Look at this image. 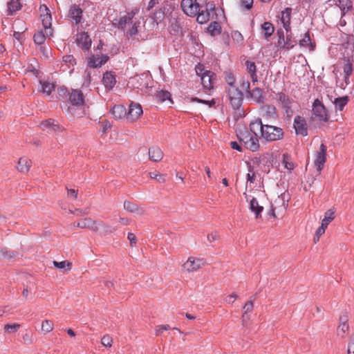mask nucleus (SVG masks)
Wrapping results in <instances>:
<instances>
[{"label": "nucleus", "mask_w": 354, "mask_h": 354, "mask_svg": "<svg viewBox=\"0 0 354 354\" xmlns=\"http://www.w3.org/2000/svg\"><path fill=\"white\" fill-rule=\"evenodd\" d=\"M181 8L188 16L195 17L199 24L207 22L214 12L215 5L207 0H183Z\"/></svg>", "instance_id": "1"}, {"label": "nucleus", "mask_w": 354, "mask_h": 354, "mask_svg": "<svg viewBox=\"0 0 354 354\" xmlns=\"http://www.w3.org/2000/svg\"><path fill=\"white\" fill-rule=\"evenodd\" d=\"M250 127L253 133H259L261 138L268 142L279 140L283 138V131L281 128L263 124L260 119L250 122Z\"/></svg>", "instance_id": "2"}, {"label": "nucleus", "mask_w": 354, "mask_h": 354, "mask_svg": "<svg viewBox=\"0 0 354 354\" xmlns=\"http://www.w3.org/2000/svg\"><path fill=\"white\" fill-rule=\"evenodd\" d=\"M136 11L132 10L121 16L118 22V27L123 30L129 36H134L138 32V28L140 26V19L136 17Z\"/></svg>", "instance_id": "3"}, {"label": "nucleus", "mask_w": 354, "mask_h": 354, "mask_svg": "<svg viewBox=\"0 0 354 354\" xmlns=\"http://www.w3.org/2000/svg\"><path fill=\"white\" fill-rule=\"evenodd\" d=\"M259 133H253L250 128L248 129L245 127L239 129L237 131V136L241 143L244 147L252 151H257L259 149V139L261 138Z\"/></svg>", "instance_id": "4"}, {"label": "nucleus", "mask_w": 354, "mask_h": 354, "mask_svg": "<svg viewBox=\"0 0 354 354\" xmlns=\"http://www.w3.org/2000/svg\"><path fill=\"white\" fill-rule=\"evenodd\" d=\"M227 97L232 109L236 111L237 118L243 117L244 111L241 109L243 93L237 87H226Z\"/></svg>", "instance_id": "5"}, {"label": "nucleus", "mask_w": 354, "mask_h": 354, "mask_svg": "<svg viewBox=\"0 0 354 354\" xmlns=\"http://www.w3.org/2000/svg\"><path fill=\"white\" fill-rule=\"evenodd\" d=\"M206 265V262L203 258L189 257L187 261L182 265L183 271L188 273L195 272Z\"/></svg>", "instance_id": "6"}, {"label": "nucleus", "mask_w": 354, "mask_h": 354, "mask_svg": "<svg viewBox=\"0 0 354 354\" xmlns=\"http://www.w3.org/2000/svg\"><path fill=\"white\" fill-rule=\"evenodd\" d=\"M39 10L41 12L40 17L44 30L46 31V35L47 36H52L53 30L51 28L52 17L50 10L47 8L46 6L42 5L40 6Z\"/></svg>", "instance_id": "7"}, {"label": "nucleus", "mask_w": 354, "mask_h": 354, "mask_svg": "<svg viewBox=\"0 0 354 354\" xmlns=\"http://www.w3.org/2000/svg\"><path fill=\"white\" fill-rule=\"evenodd\" d=\"M39 127L42 131H48L55 133H62L66 130L57 121L52 118L41 121Z\"/></svg>", "instance_id": "8"}, {"label": "nucleus", "mask_w": 354, "mask_h": 354, "mask_svg": "<svg viewBox=\"0 0 354 354\" xmlns=\"http://www.w3.org/2000/svg\"><path fill=\"white\" fill-rule=\"evenodd\" d=\"M313 113L319 120L327 122L329 119L328 114L324 105L318 99H316L313 104Z\"/></svg>", "instance_id": "9"}, {"label": "nucleus", "mask_w": 354, "mask_h": 354, "mask_svg": "<svg viewBox=\"0 0 354 354\" xmlns=\"http://www.w3.org/2000/svg\"><path fill=\"white\" fill-rule=\"evenodd\" d=\"M277 100L281 104V108L285 111L288 116L292 114V106L294 100L285 93L280 92L276 95Z\"/></svg>", "instance_id": "10"}, {"label": "nucleus", "mask_w": 354, "mask_h": 354, "mask_svg": "<svg viewBox=\"0 0 354 354\" xmlns=\"http://www.w3.org/2000/svg\"><path fill=\"white\" fill-rule=\"evenodd\" d=\"M326 161V147L322 144L319 150L315 154L314 165L319 172L323 169Z\"/></svg>", "instance_id": "11"}, {"label": "nucleus", "mask_w": 354, "mask_h": 354, "mask_svg": "<svg viewBox=\"0 0 354 354\" xmlns=\"http://www.w3.org/2000/svg\"><path fill=\"white\" fill-rule=\"evenodd\" d=\"M142 113L143 111L140 104L131 102L127 115V120L129 122H133L138 120L142 115Z\"/></svg>", "instance_id": "12"}, {"label": "nucleus", "mask_w": 354, "mask_h": 354, "mask_svg": "<svg viewBox=\"0 0 354 354\" xmlns=\"http://www.w3.org/2000/svg\"><path fill=\"white\" fill-rule=\"evenodd\" d=\"M294 129L297 135L306 136L308 134L307 124L305 119L299 115L295 118L294 120Z\"/></svg>", "instance_id": "13"}, {"label": "nucleus", "mask_w": 354, "mask_h": 354, "mask_svg": "<svg viewBox=\"0 0 354 354\" xmlns=\"http://www.w3.org/2000/svg\"><path fill=\"white\" fill-rule=\"evenodd\" d=\"M201 80L205 91H209L213 88L216 81V75L210 71H207L201 77Z\"/></svg>", "instance_id": "14"}, {"label": "nucleus", "mask_w": 354, "mask_h": 354, "mask_svg": "<svg viewBox=\"0 0 354 354\" xmlns=\"http://www.w3.org/2000/svg\"><path fill=\"white\" fill-rule=\"evenodd\" d=\"M244 195L246 201L250 203V209L254 213L256 218H259L261 216V213L263 210V207L259 204V202L255 198H251L250 196L245 193H244Z\"/></svg>", "instance_id": "15"}, {"label": "nucleus", "mask_w": 354, "mask_h": 354, "mask_svg": "<svg viewBox=\"0 0 354 354\" xmlns=\"http://www.w3.org/2000/svg\"><path fill=\"white\" fill-rule=\"evenodd\" d=\"M98 221L93 220L90 217L84 218L80 221L77 222V227L80 228H87L90 230L95 232H98Z\"/></svg>", "instance_id": "16"}, {"label": "nucleus", "mask_w": 354, "mask_h": 354, "mask_svg": "<svg viewBox=\"0 0 354 354\" xmlns=\"http://www.w3.org/2000/svg\"><path fill=\"white\" fill-rule=\"evenodd\" d=\"M349 331L348 318L346 316H342L339 318V324L337 328V335L341 338H345Z\"/></svg>", "instance_id": "17"}, {"label": "nucleus", "mask_w": 354, "mask_h": 354, "mask_svg": "<svg viewBox=\"0 0 354 354\" xmlns=\"http://www.w3.org/2000/svg\"><path fill=\"white\" fill-rule=\"evenodd\" d=\"M292 9L286 8L281 12V21L286 32H291L290 19H291Z\"/></svg>", "instance_id": "18"}, {"label": "nucleus", "mask_w": 354, "mask_h": 354, "mask_svg": "<svg viewBox=\"0 0 354 354\" xmlns=\"http://www.w3.org/2000/svg\"><path fill=\"white\" fill-rule=\"evenodd\" d=\"M109 59V57L105 55H93L88 59V66L92 68L100 67L104 64Z\"/></svg>", "instance_id": "19"}, {"label": "nucleus", "mask_w": 354, "mask_h": 354, "mask_svg": "<svg viewBox=\"0 0 354 354\" xmlns=\"http://www.w3.org/2000/svg\"><path fill=\"white\" fill-rule=\"evenodd\" d=\"M102 82L107 90H111L116 84L115 75L113 72L107 71L103 75Z\"/></svg>", "instance_id": "20"}, {"label": "nucleus", "mask_w": 354, "mask_h": 354, "mask_svg": "<svg viewBox=\"0 0 354 354\" xmlns=\"http://www.w3.org/2000/svg\"><path fill=\"white\" fill-rule=\"evenodd\" d=\"M76 41L79 46L88 50L91 45V39L87 32H82L77 35Z\"/></svg>", "instance_id": "21"}, {"label": "nucleus", "mask_w": 354, "mask_h": 354, "mask_svg": "<svg viewBox=\"0 0 354 354\" xmlns=\"http://www.w3.org/2000/svg\"><path fill=\"white\" fill-rule=\"evenodd\" d=\"M69 100L73 105L80 106L84 104V96L81 91L72 90L70 93Z\"/></svg>", "instance_id": "22"}, {"label": "nucleus", "mask_w": 354, "mask_h": 354, "mask_svg": "<svg viewBox=\"0 0 354 354\" xmlns=\"http://www.w3.org/2000/svg\"><path fill=\"white\" fill-rule=\"evenodd\" d=\"M246 98L253 100L255 102H262L263 100L262 90L259 88H254L252 91H248Z\"/></svg>", "instance_id": "23"}, {"label": "nucleus", "mask_w": 354, "mask_h": 354, "mask_svg": "<svg viewBox=\"0 0 354 354\" xmlns=\"http://www.w3.org/2000/svg\"><path fill=\"white\" fill-rule=\"evenodd\" d=\"M32 166V161L26 157H21L19 159L17 169L23 174H26Z\"/></svg>", "instance_id": "24"}, {"label": "nucleus", "mask_w": 354, "mask_h": 354, "mask_svg": "<svg viewBox=\"0 0 354 354\" xmlns=\"http://www.w3.org/2000/svg\"><path fill=\"white\" fill-rule=\"evenodd\" d=\"M149 159L154 162H159L163 158V152L160 147L153 146L149 149Z\"/></svg>", "instance_id": "25"}, {"label": "nucleus", "mask_w": 354, "mask_h": 354, "mask_svg": "<svg viewBox=\"0 0 354 354\" xmlns=\"http://www.w3.org/2000/svg\"><path fill=\"white\" fill-rule=\"evenodd\" d=\"M337 6L339 8L342 12V17L344 16L348 12L353 10L352 0H337Z\"/></svg>", "instance_id": "26"}, {"label": "nucleus", "mask_w": 354, "mask_h": 354, "mask_svg": "<svg viewBox=\"0 0 354 354\" xmlns=\"http://www.w3.org/2000/svg\"><path fill=\"white\" fill-rule=\"evenodd\" d=\"M246 66V70L248 73L250 74V76L251 77V80L253 83H255L257 82V75L256 74L257 72V67L255 65V63L252 61L247 60L245 63Z\"/></svg>", "instance_id": "27"}, {"label": "nucleus", "mask_w": 354, "mask_h": 354, "mask_svg": "<svg viewBox=\"0 0 354 354\" xmlns=\"http://www.w3.org/2000/svg\"><path fill=\"white\" fill-rule=\"evenodd\" d=\"M111 113L115 119H121L127 115L125 107L120 104L113 106Z\"/></svg>", "instance_id": "28"}, {"label": "nucleus", "mask_w": 354, "mask_h": 354, "mask_svg": "<svg viewBox=\"0 0 354 354\" xmlns=\"http://www.w3.org/2000/svg\"><path fill=\"white\" fill-rule=\"evenodd\" d=\"M123 207L128 212L139 215L142 214L144 212L143 209L140 208L136 204L127 201L124 202Z\"/></svg>", "instance_id": "29"}, {"label": "nucleus", "mask_w": 354, "mask_h": 354, "mask_svg": "<svg viewBox=\"0 0 354 354\" xmlns=\"http://www.w3.org/2000/svg\"><path fill=\"white\" fill-rule=\"evenodd\" d=\"M70 17L75 20V24L80 22L82 16V10L77 6H73L69 10Z\"/></svg>", "instance_id": "30"}, {"label": "nucleus", "mask_w": 354, "mask_h": 354, "mask_svg": "<svg viewBox=\"0 0 354 354\" xmlns=\"http://www.w3.org/2000/svg\"><path fill=\"white\" fill-rule=\"evenodd\" d=\"M98 232L100 235L105 236L108 234H111L113 233L115 229L114 227H112L109 225L104 223L102 221H98Z\"/></svg>", "instance_id": "31"}, {"label": "nucleus", "mask_w": 354, "mask_h": 354, "mask_svg": "<svg viewBox=\"0 0 354 354\" xmlns=\"http://www.w3.org/2000/svg\"><path fill=\"white\" fill-rule=\"evenodd\" d=\"M299 44L301 47L308 48L310 50H314L315 47V44L311 42L309 31L304 34V38L299 41Z\"/></svg>", "instance_id": "32"}, {"label": "nucleus", "mask_w": 354, "mask_h": 354, "mask_svg": "<svg viewBox=\"0 0 354 354\" xmlns=\"http://www.w3.org/2000/svg\"><path fill=\"white\" fill-rule=\"evenodd\" d=\"M39 83L41 84L40 91L42 92L43 93H45L47 95H50L52 91H54L55 89V84L53 82L40 80Z\"/></svg>", "instance_id": "33"}, {"label": "nucleus", "mask_w": 354, "mask_h": 354, "mask_svg": "<svg viewBox=\"0 0 354 354\" xmlns=\"http://www.w3.org/2000/svg\"><path fill=\"white\" fill-rule=\"evenodd\" d=\"M335 218V211L332 209H328L324 213V217L322 221L321 225L324 227H328V224L332 222Z\"/></svg>", "instance_id": "34"}, {"label": "nucleus", "mask_w": 354, "mask_h": 354, "mask_svg": "<svg viewBox=\"0 0 354 354\" xmlns=\"http://www.w3.org/2000/svg\"><path fill=\"white\" fill-rule=\"evenodd\" d=\"M54 328V323L50 319H45L42 321L41 326V330L43 333L47 334L50 333Z\"/></svg>", "instance_id": "35"}, {"label": "nucleus", "mask_w": 354, "mask_h": 354, "mask_svg": "<svg viewBox=\"0 0 354 354\" xmlns=\"http://www.w3.org/2000/svg\"><path fill=\"white\" fill-rule=\"evenodd\" d=\"M261 29L263 31L264 35L266 38L270 37L274 30L273 25L268 21H266L261 25Z\"/></svg>", "instance_id": "36"}, {"label": "nucleus", "mask_w": 354, "mask_h": 354, "mask_svg": "<svg viewBox=\"0 0 354 354\" xmlns=\"http://www.w3.org/2000/svg\"><path fill=\"white\" fill-rule=\"evenodd\" d=\"M21 5L19 0H10L8 3V10L10 15L21 9Z\"/></svg>", "instance_id": "37"}, {"label": "nucleus", "mask_w": 354, "mask_h": 354, "mask_svg": "<svg viewBox=\"0 0 354 354\" xmlns=\"http://www.w3.org/2000/svg\"><path fill=\"white\" fill-rule=\"evenodd\" d=\"M50 36H47L46 35V31H43V30H41V31H38L37 32L35 35H34V41L35 44H42L45 40H46V37H50Z\"/></svg>", "instance_id": "38"}, {"label": "nucleus", "mask_w": 354, "mask_h": 354, "mask_svg": "<svg viewBox=\"0 0 354 354\" xmlns=\"http://www.w3.org/2000/svg\"><path fill=\"white\" fill-rule=\"evenodd\" d=\"M348 102V97L347 96L336 98L334 101L335 108L339 111H342L344 107Z\"/></svg>", "instance_id": "39"}, {"label": "nucleus", "mask_w": 354, "mask_h": 354, "mask_svg": "<svg viewBox=\"0 0 354 354\" xmlns=\"http://www.w3.org/2000/svg\"><path fill=\"white\" fill-rule=\"evenodd\" d=\"M156 98L158 101L160 102H164L166 100H169V102H172L171 99V94L169 92L167 91H160L156 94Z\"/></svg>", "instance_id": "40"}, {"label": "nucleus", "mask_w": 354, "mask_h": 354, "mask_svg": "<svg viewBox=\"0 0 354 354\" xmlns=\"http://www.w3.org/2000/svg\"><path fill=\"white\" fill-rule=\"evenodd\" d=\"M343 71L344 73V75H351L352 74L353 68V64L349 59L344 60Z\"/></svg>", "instance_id": "41"}, {"label": "nucleus", "mask_w": 354, "mask_h": 354, "mask_svg": "<svg viewBox=\"0 0 354 354\" xmlns=\"http://www.w3.org/2000/svg\"><path fill=\"white\" fill-rule=\"evenodd\" d=\"M287 35L285 37L286 46L285 50H289L295 46V41L292 39L291 32H286Z\"/></svg>", "instance_id": "42"}, {"label": "nucleus", "mask_w": 354, "mask_h": 354, "mask_svg": "<svg viewBox=\"0 0 354 354\" xmlns=\"http://www.w3.org/2000/svg\"><path fill=\"white\" fill-rule=\"evenodd\" d=\"M264 115L268 118H277L276 109L274 106H267Z\"/></svg>", "instance_id": "43"}, {"label": "nucleus", "mask_w": 354, "mask_h": 354, "mask_svg": "<svg viewBox=\"0 0 354 354\" xmlns=\"http://www.w3.org/2000/svg\"><path fill=\"white\" fill-rule=\"evenodd\" d=\"M53 265L55 268L59 269H64V268L67 267L68 270H70L72 268V263L67 261H53Z\"/></svg>", "instance_id": "44"}, {"label": "nucleus", "mask_w": 354, "mask_h": 354, "mask_svg": "<svg viewBox=\"0 0 354 354\" xmlns=\"http://www.w3.org/2000/svg\"><path fill=\"white\" fill-rule=\"evenodd\" d=\"M21 325L19 324L15 323L12 324H6L3 328L9 333H15L19 329Z\"/></svg>", "instance_id": "45"}, {"label": "nucleus", "mask_w": 354, "mask_h": 354, "mask_svg": "<svg viewBox=\"0 0 354 354\" xmlns=\"http://www.w3.org/2000/svg\"><path fill=\"white\" fill-rule=\"evenodd\" d=\"M225 80L227 84V87H236L235 84V77L232 73H226L225 75Z\"/></svg>", "instance_id": "46"}, {"label": "nucleus", "mask_w": 354, "mask_h": 354, "mask_svg": "<svg viewBox=\"0 0 354 354\" xmlns=\"http://www.w3.org/2000/svg\"><path fill=\"white\" fill-rule=\"evenodd\" d=\"M277 35H278L277 46L281 48L285 49L286 41H285V36H284L283 32L282 30H278Z\"/></svg>", "instance_id": "47"}, {"label": "nucleus", "mask_w": 354, "mask_h": 354, "mask_svg": "<svg viewBox=\"0 0 354 354\" xmlns=\"http://www.w3.org/2000/svg\"><path fill=\"white\" fill-rule=\"evenodd\" d=\"M101 344L104 346L111 348L113 344V338L109 335H104L101 339Z\"/></svg>", "instance_id": "48"}, {"label": "nucleus", "mask_w": 354, "mask_h": 354, "mask_svg": "<svg viewBox=\"0 0 354 354\" xmlns=\"http://www.w3.org/2000/svg\"><path fill=\"white\" fill-rule=\"evenodd\" d=\"M254 0H239V5L242 9L250 10L253 6Z\"/></svg>", "instance_id": "49"}, {"label": "nucleus", "mask_w": 354, "mask_h": 354, "mask_svg": "<svg viewBox=\"0 0 354 354\" xmlns=\"http://www.w3.org/2000/svg\"><path fill=\"white\" fill-rule=\"evenodd\" d=\"M62 60L65 64L68 65V68H70L71 66H73L76 64L75 59L71 55H64L62 57Z\"/></svg>", "instance_id": "50"}, {"label": "nucleus", "mask_w": 354, "mask_h": 354, "mask_svg": "<svg viewBox=\"0 0 354 354\" xmlns=\"http://www.w3.org/2000/svg\"><path fill=\"white\" fill-rule=\"evenodd\" d=\"M253 308H254V304L252 301H247L243 309V317L244 318L245 315L248 313H251L253 310Z\"/></svg>", "instance_id": "51"}, {"label": "nucleus", "mask_w": 354, "mask_h": 354, "mask_svg": "<svg viewBox=\"0 0 354 354\" xmlns=\"http://www.w3.org/2000/svg\"><path fill=\"white\" fill-rule=\"evenodd\" d=\"M256 176L255 173L253 171V168L250 165L248 166V173L247 174V181L250 183H254L255 181Z\"/></svg>", "instance_id": "52"}, {"label": "nucleus", "mask_w": 354, "mask_h": 354, "mask_svg": "<svg viewBox=\"0 0 354 354\" xmlns=\"http://www.w3.org/2000/svg\"><path fill=\"white\" fill-rule=\"evenodd\" d=\"M231 35L232 39L237 44H241L243 41V37L239 31H232Z\"/></svg>", "instance_id": "53"}, {"label": "nucleus", "mask_w": 354, "mask_h": 354, "mask_svg": "<svg viewBox=\"0 0 354 354\" xmlns=\"http://www.w3.org/2000/svg\"><path fill=\"white\" fill-rule=\"evenodd\" d=\"M192 102H201V103L207 104L209 106H212L213 105L215 104V100L214 99H212V100H201V99H199L198 97H193L192 99Z\"/></svg>", "instance_id": "54"}, {"label": "nucleus", "mask_w": 354, "mask_h": 354, "mask_svg": "<svg viewBox=\"0 0 354 354\" xmlns=\"http://www.w3.org/2000/svg\"><path fill=\"white\" fill-rule=\"evenodd\" d=\"M169 329H170V326L168 324L159 325L156 327L155 333L156 335H160L163 330H167Z\"/></svg>", "instance_id": "55"}, {"label": "nucleus", "mask_w": 354, "mask_h": 354, "mask_svg": "<svg viewBox=\"0 0 354 354\" xmlns=\"http://www.w3.org/2000/svg\"><path fill=\"white\" fill-rule=\"evenodd\" d=\"M348 354H354V335H353L348 344Z\"/></svg>", "instance_id": "56"}, {"label": "nucleus", "mask_w": 354, "mask_h": 354, "mask_svg": "<svg viewBox=\"0 0 354 354\" xmlns=\"http://www.w3.org/2000/svg\"><path fill=\"white\" fill-rule=\"evenodd\" d=\"M219 28H220V26H219L218 23H217L216 21H214L209 25L207 29L209 32H211L212 33H214L215 31H218Z\"/></svg>", "instance_id": "57"}, {"label": "nucleus", "mask_w": 354, "mask_h": 354, "mask_svg": "<svg viewBox=\"0 0 354 354\" xmlns=\"http://www.w3.org/2000/svg\"><path fill=\"white\" fill-rule=\"evenodd\" d=\"M195 71L197 74V75L202 77V75L206 72L207 71H205L204 66L202 64H198L195 67Z\"/></svg>", "instance_id": "58"}, {"label": "nucleus", "mask_w": 354, "mask_h": 354, "mask_svg": "<svg viewBox=\"0 0 354 354\" xmlns=\"http://www.w3.org/2000/svg\"><path fill=\"white\" fill-rule=\"evenodd\" d=\"M127 239L130 241V245L131 247L136 246V237L133 233L129 232L127 235Z\"/></svg>", "instance_id": "59"}, {"label": "nucleus", "mask_w": 354, "mask_h": 354, "mask_svg": "<svg viewBox=\"0 0 354 354\" xmlns=\"http://www.w3.org/2000/svg\"><path fill=\"white\" fill-rule=\"evenodd\" d=\"M207 239L209 242L212 243L218 239V235L216 232H212L207 234Z\"/></svg>", "instance_id": "60"}, {"label": "nucleus", "mask_w": 354, "mask_h": 354, "mask_svg": "<svg viewBox=\"0 0 354 354\" xmlns=\"http://www.w3.org/2000/svg\"><path fill=\"white\" fill-rule=\"evenodd\" d=\"M288 158V156H283V163L285 165V167L288 170H292L294 169V164L292 162H288L286 159Z\"/></svg>", "instance_id": "61"}, {"label": "nucleus", "mask_w": 354, "mask_h": 354, "mask_svg": "<svg viewBox=\"0 0 354 354\" xmlns=\"http://www.w3.org/2000/svg\"><path fill=\"white\" fill-rule=\"evenodd\" d=\"M237 297L238 295L236 294H232L230 295H228L225 300L228 304L233 303Z\"/></svg>", "instance_id": "62"}, {"label": "nucleus", "mask_w": 354, "mask_h": 354, "mask_svg": "<svg viewBox=\"0 0 354 354\" xmlns=\"http://www.w3.org/2000/svg\"><path fill=\"white\" fill-rule=\"evenodd\" d=\"M326 228V227H324V225H321V226L315 232L316 236H321L322 234H324Z\"/></svg>", "instance_id": "63"}, {"label": "nucleus", "mask_w": 354, "mask_h": 354, "mask_svg": "<svg viewBox=\"0 0 354 354\" xmlns=\"http://www.w3.org/2000/svg\"><path fill=\"white\" fill-rule=\"evenodd\" d=\"M230 146L233 149H236L239 151H241L242 149H241V147H240V145L236 142H230Z\"/></svg>", "instance_id": "64"}]
</instances>
